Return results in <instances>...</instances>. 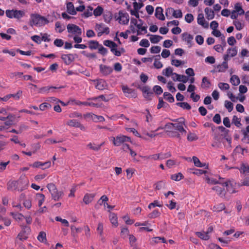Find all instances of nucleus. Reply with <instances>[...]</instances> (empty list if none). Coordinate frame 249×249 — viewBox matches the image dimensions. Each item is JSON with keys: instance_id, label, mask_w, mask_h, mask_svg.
Segmentation results:
<instances>
[{"instance_id": "9", "label": "nucleus", "mask_w": 249, "mask_h": 249, "mask_svg": "<svg viewBox=\"0 0 249 249\" xmlns=\"http://www.w3.org/2000/svg\"><path fill=\"white\" fill-rule=\"evenodd\" d=\"M122 90L123 92L125 94V96L127 97H136V94L134 89L129 88L127 86H123Z\"/></svg>"}, {"instance_id": "58", "label": "nucleus", "mask_w": 249, "mask_h": 249, "mask_svg": "<svg viewBox=\"0 0 249 249\" xmlns=\"http://www.w3.org/2000/svg\"><path fill=\"white\" fill-rule=\"evenodd\" d=\"M194 16L192 14H187L185 16V21L190 23L194 20Z\"/></svg>"}, {"instance_id": "54", "label": "nucleus", "mask_w": 249, "mask_h": 249, "mask_svg": "<svg viewBox=\"0 0 249 249\" xmlns=\"http://www.w3.org/2000/svg\"><path fill=\"white\" fill-rule=\"evenodd\" d=\"M187 139L189 141L192 142L197 140L198 137L195 134L190 132L187 136Z\"/></svg>"}, {"instance_id": "1", "label": "nucleus", "mask_w": 249, "mask_h": 249, "mask_svg": "<svg viewBox=\"0 0 249 249\" xmlns=\"http://www.w3.org/2000/svg\"><path fill=\"white\" fill-rule=\"evenodd\" d=\"M49 20L43 16L37 14H32L30 16L29 25L33 27L34 25L36 26H42L49 23Z\"/></svg>"}, {"instance_id": "19", "label": "nucleus", "mask_w": 249, "mask_h": 249, "mask_svg": "<svg viewBox=\"0 0 249 249\" xmlns=\"http://www.w3.org/2000/svg\"><path fill=\"white\" fill-rule=\"evenodd\" d=\"M96 194L87 193L84 196L83 201L86 204H89L92 201Z\"/></svg>"}, {"instance_id": "15", "label": "nucleus", "mask_w": 249, "mask_h": 249, "mask_svg": "<svg viewBox=\"0 0 249 249\" xmlns=\"http://www.w3.org/2000/svg\"><path fill=\"white\" fill-rule=\"evenodd\" d=\"M124 135L118 136L116 137H112L113 144L115 146H118L124 142Z\"/></svg>"}, {"instance_id": "59", "label": "nucleus", "mask_w": 249, "mask_h": 249, "mask_svg": "<svg viewBox=\"0 0 249 249\" xmlns=\"http://www.w3.org/2000/svg\"><path fill=\"white\" fill-rule=\"evenodd\" d=\"M25 232L26 231L20 232L19 233H18L17 237L21 241L26 240L28 238V237L25 234Z\"/></svg>"}, {"instance_id": "14", "label": "nucleus", "mask_w": 249, "mask_h": 249, "mask_svg": "<svg viewBox=\"0 0 249 249\" xmlns=\"http://www.w3.org/2000/svg\"><path fill=\"white\" fill-rule=\"evenodd\" d=\"M197 23L205 28H208L209 26L208 22H206L204 19V15L202 13L199 14L197 17Z\"/></svg>"}, {"instance_id": "48", "label": "nucleus", "mask_w": 249, "mask_h": 249, "mask_svg": "<svg viewBox=\"0 0 249 249\" xmlns=\"http://www.w3.org/2000/svg\"><path fill=\"white\" fill-rule=\"evenodd\" d=\"M38 200V206L40 207L45 200V196L42 194L38 193L36 194Z\"/></svg>"}, {"instance_id": "37", "label": "nucleus", "mask_w": 249, "mask_h": 249, "mask_svg": "<svg viewBox=\"0 0 249 249\" xmlns=\"http://www.w3.org/2000/svg\"><path fill=\"white\" fill-rule=\"evenodd\" d=\"M104 9L100 6H98L93 11V15L95 17L101 16L103 13Z\"/></svg>"}, {"instance_id": "17", "label": "nucleus", "mask_w": 249, "mask_h": 249, "mask_svg": "<svg viewBox=\"0 0 249 249\" xmlns=\"http://www.w3.org/2000/svg\"><path fill=\"white\" fill-rule=\"evenodd\" d=\"M212 189L213 190H214L216 191L217 194L220 196V197H223L225 196V195L226 194V191L225 190V188L224 187H222L219 186H215L212 188Z\"/></svg>"}, {"instance_id": "4", "label": "nucleus", "mask_w": 249, "mask_h": 249, "mask_svg": "<svg viewBox=\"0 0 249 249\" xmlns=\"http://www.w3.org/2000/svg\"><path fill=\"white\" fill-rule=\"evenodd\" d=\"M17 182L18 183V191L21 192L26 189L29 185V180L25 176H21Z\"/></svg>"}, {"instance_id": "6", "label": "nucleus", "mask_w": 249, "mask_h": 249, "mask_svg": "<svg viewBox=\"0 0 249 249\" xmlns=\"http://www.w3.org/2000/svg\"><path fill=\"white\" fill-rule=\"evenodd\" d=\"M51 161H47L45 162H42L40 161H36L33 164H30V166H32L34 168H37L39 167H41V168L43 170L48 168L51 166Z\"/></svg>"}, {"instance_id": "64", "label": "nucleus", "mask_w": 249, "mask_h": 249, "mask_svg": "<svg viewBox=\"0 0 249 249\" xmlns=\"http://www.w3.org/2000/svg\"><path fill=\"white\" fill-rule=\"evenodd\" d=\"M140 45L142 47L147 48L149 46L150 44L147 39H142L140 43Z\"/></svg>"}, {"instance_id": "3", "label": "nucleus", "mask_w": 249, "mask_h": 249, "mask_svg": "<svg viewBox=\"0 0 249 249\" xmlns=\"http://www.w3.org/2000/svg\"><path fill=\"white\" fill-rule=\"evenodd\" d=\"M68 33L74 34L77 36L82 35V30L77 25L74 24H69L67 26Z\"/></svg>"}, {"instance_id": "7", "label": "nucleus", "mask_w": 249, "mask_h": 249, "mask_svg": "<svg viewBox=\"0 0 249 249\" xmlns=\"http://www.w3.org/2000/svg\"><path fill=\"white\" fill-rule=\"evenodd\" d=\"M168 12H172V15L175 18H181L182 17V13L181 10H175L172 7L168 8L166 10L165 12V15L167 17L168 16Z\"/></svg>"}, {"instance_id": "41", "label": "nucleus", "mask_w": 249, "mask_h": 249, "mask_svg": "<svg viewBox=\"0 0 249 249\" xmlns=\"http://www.w3.org/2000/svg\"><path fill=\"white\" fill-rule=\"evenodd\" d=\"M184 178V176L181 173H178V174L172 175L171 178L172 180L175 181H179Z\"/></svg>"}, {"instance_id": "33", "label": "nucleus", "mask_w": 249, "mask_h": 249, "mask_svg": "<svg viewBox=\"0 0 249 249\" xmlns=\"http://www.w3.org/2000/svg\"><path fill=\"white\" fill-rule=\"evenodd\" d=\"M162 37L158 35H151L150 37V40L152 43H158L161 39Z\"/></svg>"}, {"instance_id": "52", "label": "nucleus", "mask_w": 249, "mask_h": 249, "mask_svg": "<svg viewBox=\"0 0 249 249\" xmlns=\"http://www.w3.org/2000/svg\"><path fill=\"white\" fill-rule=\"evenodd\" d=\"M156 206L161 207L162 206V205L160 204L158 200H154L153 201V202L150 203L148 205V208L149 209H151L152 207L154 208Z\"/></svg>"}, {"instance_id": "29", "label": "nucleus", "mask_w": 249, "mask_h": 249, "mask_svg": "<svg viewBox=\"0 0 249 249\" xmlns=\"http://www.w3.org/2000/svg\"><path fill=\"white\" fill-rule=\"evenodd\" d=\"M107 84L105 81L103 80H98L97 83L96 85V88L99 90L104 89L106 87Z\"/></svg>"}, {"instance_id": "44", "label": "nucleus", "mask_w": 249, "mask_h": 249, "mask_svg": "<svg viewBox=\"0 0 249 249\" xmlns=\"http://www.w3.org/2000/svg\"><path fill=\"white\" fill-rule=\"evenodd\" d=\"M91 116V119L93 121L95 122L98 121L103 122L105 121V118L102 116H99L94 114V115H90Z\"/></svg>"}, {"instance_id": "27", "label": "nucleus", "mask_w": 249, "mask_h": 249, "mask_svg": "<svg viewBox=\"0 0 249 249\" xmlns=\"http://www.w3.org/2000/svg\"><path fill=\"white\" fill-rule=\"evenodd\" d=\"M211 85V82L208 79L207 77H204L202 78L201 86L203 89H207L210 88Z\"/></svg>"}, {"instance_id": "11", "label": "nucleus", "mask_w": 249, "mask_h": 249, "mask_svg": "<svg viewBox=\"0 0 249 249\" xmlns=\"http://www.w3.org/2000/svg\"><path fill=\"white\" fill-rule=\"evenodd\" d=\"M61 58L67 65H70L75 59L74 56L72 54H62L61 56Z\"/></svg>"}, {"instance_id": "30", "label": "nucleus", "mask_w": 249, "mask_h": 249, "mask_svg": "<svg viewBox=\"0 0 249 249\" xmlns=\"http://www.w3.org/2000/svg\"><path fill=\"white\" fill-rule=\"evenodd\" d=\"M162 73L167 77H169L171 75H175L176 76V73L173 72V69L171 67H168L163 71Z\"/></svg>"}, {"instance_id": "28", "label": "nucleus", "mask_w": 249, "mask_h": 249, "mask_svg": "<svg viewBox=\"0 0 249 249\" xmlns=\"http://www.w3.org/2000/svg\"><path fill=\"white\" fill-rule=\"evenodd\" d=\"M234 10L239 15H242L245 14L244 10L242 9L240 3H236L234 5Z\"/></svg>"}, {"instance_id": "55", "label": "nucleus", "mask_w": 249, "mask_h": 249, "mask_svg": "<svg viewBox=\"0 0 249 249\" xmlns=\"http://www.w3.org/2000/svg\"><path fill=\"white\" fill-rule=\"evenodd\" d=\"M155 189L157 190H159L161 189L162 188L164 187L165 185V182L163 181H159L155 183Z\"/></svg>"}, {"instance_id": "13", "label": "nucleus", "mask_w": 249, "mask_h": 249, "mask_svg": "<svg viewBox=\"0 0 249 249\" xmlns=\"http://www.w3.org/2000/svg\"><path fill=\"white\" fill-rule=\"evenodd\" d=\"M184 124V122L180 121L178 123L173 124L170 123L168 125L170 126H173L176 129L178 130L180 132H184L186 133V131L184 129L183 124Z\"/></svg>"}, {"instance_id": "34", "label": "nucleus", "mask_w": 249, "mask_h": 249, "mask_svg": "<svg viewBox=\"0 0 249 249\" xmlns=\"http://www.w3.org/2000/svg\"><path fill=\"white\" fill-rule=\"evenodd\" d=\"M239 170L242 174L249 173V165L247 164L242 163L241 164V167Z\"/></svg>"}, {"instance_id": "62", "label": "nucleus", "mask_w": 249, "mask_h": 249, "mask_svg": "<svg viewBox=\"0 0 249 249\" xmlns=\"http://www.w3.org/2000/svg\"><path fill=\"white\" fill-rule=\"evenodd\" d=\"M161 48L160 46H152L150 49V52L152 53H157L160 52Z\"/></svg>"}, {"instance_id": "46", "label": "nucleus", "mask_w": 249, "mask_h": 249, "mask_svg": "<svg viewBox=\"0 0 249 249\" xmlns=\"http://www.w3.org/2000/svg\"><path fill=\"white\" fill-rule=\"evenodd\" d=\"M227 53L231 57L235 56L237 53V50L236 47L229 48L227 50Z\"/></svg>"}, {"instance_id": "2", "label": "nucleus", "mask_w": 249, "mask_h": 249, "mask_svg": "<svg viewBox=\"0 0 249 249\" xmlns=\"http://www.w3.org/2000/svg\"><path fill=\"white\" fill-rule=\"evenodd\" d=\"M47 187L51 194L52 198L54 201H58L63 196L62 191H58L56 186L53 183H49Z\"/></svg>"}, {"instance_id": "22", "label": "nucleus", "mask_w": 249, "mask_h": 249, "mask_svg": "<svg viewBox=\"0 0 249 249\" xmlns=\"http://www.w3.org/2000/svg\"><path fill=\"white\" fill-rule=\"evenodd\" d=\"M176 78L175 79L174 77H173V80L174 81H178L183 82V83H185L188 80V78L185 75H180L178 73L176 74Z\"/></svg>"}, {"instance_id": "53", "label": "nucleus", "mask_w": 249, "mask_h": 249, "mask_svg": "<svg viewBox=\"0 0 249 249\" xmlns=\"http://www.w3.org/2000/svg\"><path fill=\"white\" fill-rule=\"evenodd\" d=\"M153 90L157 95H160L163 92V90L160 86H155L153 88Z\"/></svg>"}, {"instance_id": "47", "label": "nucleus", "mask_w": 249, "mask_h": 249, "mask_svg": "<svg viewBox=\"0 0 249 249\" xmlns=\"http://www.w3.org/2000/svg\"><path fill=\"white\" fill-rule=\"evenodd\" d=\"M159 104L157 106V108L160 109L161 107H166L168 106V104L164 102L161 98H159Z\"/></svg>"}, {"instance_id": "21", "label": "nucleus", "mask_w": 249, "mask_h": 249, "mask_svg": "<svg viewBox=\"0 0 249 249\" xmlns=\"http://www.w3.org/2000/svg\"><path fill=\"white\" fill-rule=\"evenodd\" d=\"M205 13L206 15V18L210 20L212 19L214 17V13L213 11L208 7H206L205 10Z\"/></svg>"}, {"instance_id": "20", "label": "nucleus", "mask_w": 249, "mask_h": 249, "mask_svg": "<svg viewBox=\"0 0 249 249\" xmlns=\"http://www.w3.org/2000/svg\"><path fill=\"white\" fill-rule=\"evenodd\" d=\"M182 39L183 40H185L187 42V44L190 45L189 47H191V42L193 39V36L192 35L188 34L185 32L183 33L182 35Z\"/></svg>"}, {"instance_id": "50", "label": "nucleus", "mask_w": 249, "mask_h": 249, "mask_svg": "<svg viewBox=\"0 0 249 249\" xmlns=\"http://www.w3.org/2000/svg\"><path fill=\"white\" fill-rule=\"evenodd\" d=\"M160 215V213L158 210H154L152 213H149L148 215V217L150 218H155L159 216Z\"/></svg>"}, {"instance_id": "45", "label": "nucleus", "mask_w": 249, "mask_h": 249, "mask_svg": "<svg viewBox=\"0 0 249 249\" xmlns=\"http://www.w3.org/2000/svg\"><path fill=\"white\" fill-rule=\"evenodd\" d=\"M167 132L168 136L170 137H177L178 138L179 140L181 139L180 134L176 131H167Z\"/></svg>"}, {"instance_id": "63", "label": "nucleus", "mask_w": 249, "mask_h": 249, "mask_svg": "<svg viewBox=\"0 0 249 249\" xmlns=\"http://www.w3.org/2000/svg\"><path fill=\"white\" fill-rule=\"evenodd\" d=\"M232 122L237 127H239L241 125L240 119L238 118V117L235 115L233 116Z\"/></svg>"}, {"instance_id": "51", "label": "nucleus", "mask_w": 249, "mask_h": 249, "mask_svg": "<svg viewBox=\"0 0 249 249\" xmlns=\"http://www.w3.org/2000/svg\"><path fill=\"white\" fill-rule=\"evenodd\" d=\"M80 123L77 121L76 120H71L68 121L67 124L71 126L78 127V126L79 125Z\"/></svg>"}, {"instance_id": "49", "label": "nucleus", "mask_w": 249, "mask_h": 249, "mask_svg": "<svg viewBox=\"0 0 249 249\" xmlns=\"http://www.w3.org/2000/svg\"><path fill=\"white\" fill-rule=\"evenodd\" d=\"M225 107L228 110V111L230 112L233 109V105L231 102L226 100L225 101Z\"/></svg>"}, {"instance_id": "32", "label": "nucleus", "mask_w": 249, "mask_h": 249, "mask_svg": "<svg viewBox=\"0 0 249 249\" xmlns=\"http://www.w3.org/2000/svg\"><path fill=\"white\" fill-rule=\"evenodd\" d=\"M231 82L234 86H237L240 83V80L238 76L236 75H233L231 78Z\"/></svg>"}, {"instance_id": "18", "label": "nucleus", "mask_w": 249, "mask_h": 249, "mask_svg": "<svg viewBox=\"0 0 249 249\" xmlns=\"http://www.w3.org/2000/svg\"><path fill=\"white\" fill-rule=\"evenodd\" d=\"M67 5V12L70 15H75L77 13L72 2H68Z\"/></svg>"}, {"instance_id": "60", "label": "nucleus", "mask_w": 249, "mask_h": 249, "mask_svg": "<svg viewBox=\"0 0 249 249\" xmlns=\"http://www.w3.org/2000/svg\"><path fill=\"white\" fill-rule=\"evenodd\" d=\"M218 86L221 90H227L230 88L229 85L225 83H219Z\"/></svg>"}, {"instance_id": "38", "label": "nucleus", "mask_w": 249, "mask_h": 249, "mask_svg": "<svg viewBox=\"0 0 249 249\" xmlns=\"http://www.w3.org/2000/svg\"><path fill=\"white\" fill-rule=\"evenodd\" d=\"M163 96L170 103H173L175 101L174 97L169 92H165L163 93Z\"/></svg>"}, {"instance_id": "36", "label": "nucleus", "mask_w": 249, "mask_h": 249, "mask_svg": "<svg viewBox=\"0 0 249 249\" xmlns=\"http://www.w3.org/2000/svg\"><path fill=\"white\" fill-rule=\"evenodd\" d=\"M176 105L187 110L191 108V106L187 102H178L176 103Z\"/></svg>"}, {"instance_id": "16", "label": "nucleus", "mask_w": 249, "mask_h": 249, "mask_svg": "<svg viewBox=\"0 0 249 249\" xmlns=\"http://www.w3.org/2000/svg\"><path fill=\"white\" fill-rule=\"evenodd\" d=\"M155 16L160 20H165V17L163 14V9L161 7H157L156 8Z\"/></svg>"}, {"instance_id": "35", "label": "nucleus", "mask_w": 249, "mask_h": 249, "mask_svg": "<svg viewBox=\"0 0 249 249\" xmlns=\"http://www.w3.org/2000/svg\"><path fill=\"white\" fill-rule=\"evenodd\" d=\"M105 22L109 23L112 18V13L110 11L106 12L103 15Z\"/></svg>"}, {"instance_id": "5", "label": "nucleus", "mask_w": 249, "mask_h": 249, "mask_svg": "<svg viewBox=\"0 0 249 249\" xmlns=\"http://www.w3.org/2000/svg\"><path fill=\"white\" fill-rule=\"evenodd\" d=\"M119 16L118 17L117 19H120L121 21H122V23L123 24H127L129 20V17L128 14L126 12L124 13L122 11H120L119 12Z\"/></svg>"}, {"instance_id": "8", "label": "nucleus", "mask_w": 249, "mask_h": 249, "mask_svg": "<svg viewBox=\"0 0 249 249\" xmlns=\"http://www.w3.org/2000/svg\"><path fill=\"white\" fill-rule=\"evenodd\" d=\"M142 93L144 97L148 100H151L153 95V92L151 90L149 86H143L142 88Z\"/></svg>"}, {"instance_id": "56", "label": "nucleus", "mask_w": 249, "mask_h": 249, "mask_svg": "<svg viewBox=\"0 0 249 249\" xmlns=\"http://www.w3.org/2000/svg\"><path fill=\"white\" fill-rule=\"evenodd\" d=\"M10 214L12 215L13 218L16 220H22V218L25 217V216L22 214L19 213H15L13 212H11Z\"/></svg>"}, {"instance_id": "39", "label": "nucleus", "mask_w": 249, "mask_h": 249, "mask_svg": "<svg viewBox=\"0 0 249 249\" xmlns=\"http://www.w3.org/2000/svg\"><path fill=\"white\" fill-rule=\"evenodd\" d=\"M104 44L105 46L109 47L110 49L111 48L117 47L118 46L116 43L110 40H105L104 41Z\"/></svg>"}, {"instance_id": "61", "label": "nucleus", "mask_w": 249, "mask_h": 249, "mask_svg": "<svg viewBox=\"0 0 249 249\" xmlns=\"http://www.w3.org/2000/svg\"><path fill=\"white\" fill-rule=\"evenodd\" d=\"M233 24L237 30H241L243 28V24L239 21L234 20L233 21Z\"/></svg>"}, {"instance_id": "24", "label": "nucleus", "mask_w": 249, "mask_h": 249, "mask_svg": "<svg viewBox=\"0 0 249 249\" xmlns=\"http://www.w3.org/2000/svg\"><path fill=\"white\" fill-rule=\"evenodd\" d=\"M89 47L91 50H95L99 48L100 44L97 41L90 40L88 42Z\"/></svg>"}, {"instance_id": "12", "label": "nucleus", "mask_w": 249, "mask_h": 249, "mask_svg": "<svg viewBox=\"0 0 249 249\" xmlns=\"http://www.w3.org/2000/svg\"><path fill=\"white\" fill-rule=\"evenodd\" d=\"M64 87L61 86L58 88L53 86H46V87H43L42 88H40L38 89V93L42 94V93H48L50 92V91L51 89H61L63 88Z\"/></svg>"}, {"instance_id": "57", "label": "nucleus", "mask_w": 249, "mask_h": 249, "mask_svg": "<svg viewBox=\"0 0 249 249\" xmlns=\"http://www.w3.org/2000/svg\"><path fill=\"white\" fill-rule=\"evenodd\" d=\"M98 53L103 55H105L107 53V50L100 44L98 48Z\"/></svg>"}, {"instance_id": "31", "label": "nucleus", "mask_w": 249, "mask_h": 249, "mask_svg": "<svg viewBox=\"0 0 249 249\" xmlns=\"http://www.w3.org/2000/svg\"><path fill=\"white\" fill-rule=\"evenodd\" d=\"M156 58L155 59V61L154 63V66L155 68L156 69H160L163 66L162 64L159 61V59L160 58V55H158L156 56Z\"/></svg>"}, {"instance_id": "10", "label": "nucleus", "mask_w": 249, "mask_h": 249, "mask_svg": "<svg viewBox=\"0 0 249 249\" xmlns=\"http://www.w3.org/2000/svg\"><path fill=\"white\" fill-rule=\"evenodd\" d=\"M100 71L103 75L107 76L112 72L113 69L111 67L101 64L100 65Z\"/></svg>"}, {"instance_id": "43", "label": "nucleus", "mask_w": 249, "mask_h": 249, "mask_svg": "<svg viewBox=\"0 0 249 249\" xmlns=\"http://www.w3.org/2000/svg\"><path fill=\"white\" fill-rule=\"evenodd\" d=\"M15 14H14V18L19 19L24 15V12L21 10H14Z\"/></svg>"}, {"instance_id": "26", "label": "nucleus", "mask_w": 249, "mask_h": 249, "mask_svg": "<svg viewBox=\"0 0 249 249\" xmlns=\"http://www.w3.org/2000/svg\"><path fill=\"white\" fill-rule=\"evenodd\" d=\"M18 183L17 181H12L11 182H9L8 183V189H13L14 190H18Z\"/></svg>"}, {"instance_id": "23", "label": "nucleus", "mask_w": 249, "mask_h": 249, "mask_svg": "<svg viewBox=\"0 0 249 249\" xmlns=\"http://www.w3.org/2000/svg\"><path fill=\"white\" fill-rule=\"evenodd\" d=\"M196 234L200 239L204 240H208L210 239V236L206 233V232L203 231H197L196 232Z\"/></svg>"}, {"instance_id": "25", "label": "nucleus", "mask_w": 249, "mask_h": 249, "mask_svg": "<svg viewBox=\"0 0 249 249\" xmlns=\"http://www.w3.org/2000/svg\"><path fill=\"white\" fill-rule=\"evenodd\" d=\"M109 219L112 225L117 226L118 220L117 215L115 213H110L109 214Z\"/></svg>"}, {"instance_id": "40", "label": "nucleus", "mask_w": 249, "mask_h": 249, "mask_svg": "<svg viewBox=\"0 0 249 249\" xmlns=\"http://www.w3.org/2000/svg\"><path fill=\"white\" fill-rule=\"evenodd\" d=\"M71 234L73 237H75L77 235V233L80 232L82 231V229L80 228H76L73 225H71Z\"/></svg>"}, {"instance_id": "42", "label": "nucleus", "mask_w": 249, "mask_h": 249, "mask_svg": "<svg viewBox=\"0 0 249 249\" xmlns=\"http://www.w3.org/2000/svg\"><path fill=\"white\" fill-rule=\"evenodd\" d=\"M37 239L43 243L46 242L47 241L46 233L44 231H40L37 236Z\"/></svg>"}]
</instances>
